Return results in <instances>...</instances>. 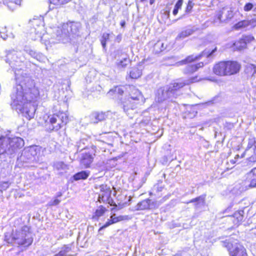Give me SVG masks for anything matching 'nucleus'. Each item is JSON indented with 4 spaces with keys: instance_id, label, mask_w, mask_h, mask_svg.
<instances>
[{
    "instance_id": "f257e3e1",
    "label": "nucleus",
    "mask_w": 256,
    "mask_h": 256,
    "mask_svg": "<svg viewBox=\"0 0 256 256\" xmlns=\"http://www.w3.org/2000/svg\"><path fill=\"white\" fill-rule=\"evenodd\" d=\"M130 96L122 100L124 111L129 114V112L137 108L140 102H144V97L138 89L132 86H128Z\"/></svg>"
},
{
    "instance_id": "f03ea898",
    "label": "nucleus",
    "mask_w": 256,
    "mask_h": 256,
    "mask_svg": "<svg viewBox=\"0 0 256 256\" xmlns=\"http://www.w3.org/2000/svg\"><path fill=\"white\" fill-rule=\"evenodd\" d=\"M74 24L71 22L64 23L60 27H58L53 30L52 38L56 40V42L64 41L69 36L70 32H72V28Z\"/></svg>"
},
{
    "instance_id": "7ed1b4c3",
    "label": "nucleus",
    "mask_w": 256,
    "mask_h": 256,
    "mask_svg": "<svg viewBox=\"0 0 256 256\" xmlns=\"http://www.w3.org/2000/svg\"><path fill=\"white\" fill-rule=\"evenodd\" d=\"M16 142L15 138L8 137L0 138V155L4 153L12 154L16 150Z\"/></svg>"
},
{
    "instance_id": "20e7f679",
    "label": "nucleus",
    "mask_w": 256,
    "mask_h": 256,
    "mask_svg": "<svg viewBox=\"0 0 256 256\" xmlns=\"http://www.w3.org/2000/svg\"><path fill=\"white\" fill-rule=\"evenodd\" d=\"M32 242V234L30 232V228L27 226H24L17 238V244L26 248L30 246Z\"/></svg>"
},
{
    "instance_id": "39448f33",
    "label": "nucleus",
    "mask_w": 256,
    "mask_h": 256,
    "mask_svg": "<svg viewBox=\"0 0 256 256\" xmlns=\"http://www.w3.org/2000/svg\"><path fill=\"white\" fill-rule=\"evenodd\" d=\"M96 188L100 190L98 201L100 202H102L112 205L113 200L111 197L112 190L110 187L103 184L98 186Z\"/></svg>"
},
{
    "instance_id": "423d86ee",
    "label": "nucleus",
    "mask_w": 256,
    "mask_h": 256,
    "mask_svg": "<svg viewBox=\"0 0 256 256\" xmlns=\"http://www.w3.org/2000/svg\"><path fill=\"white\" fill-rule=\"evenodd\" d=\"M58 114L50 116H44V118L45 120L44 126L50 131L53 130H58L62 127V124L60 123Z\"/></svg>"
},
{
    "instance_id": "0eeeda50",
    "label": "nucleus",
    "mask_w": 256,
    "mask_h": 256,
    "mask_svg": "<svg viewBox=\"0 0 256 256\" xmlns=\"http://www.w3.org/2000/svg\"><path fill=\"white\" fill-rule=\"evenodd\" d=\"M228 248L230 256H248L246 248L239 243L228 244Z\"/></svg>"
},
{
    "instance_id": "6e6552de",
    "label": "nucleus",
    "mask_w": 256,
    "mask_h": 256,
    "mask_svg": "<svg viewBox=\"0 0 256 256\" xmlns=\"http://www.w3.org/2000/svg\"><path fill=\"white\" fill-rule=\"evenodd\" d=\"M18 109L23 116L28 120L34 118L36 110L35 106L30 102H25L22 106Z\"/></svg>"
},
{
    "instance_id": "1a4fd4ad",
    "label": "nucleus",
    "mask_w": 256,
    "mask_h": 256,
    "mask_svg": "<svg viewBox=\"0 0 256 256\" xmlns=\"http://www.w3.org/2000/svg\"><path fill=\"white\" fill-rule=\"evenodd\" d=\"M200 80L197 76L192 77L186 80L184 82H175L174 84H170L168 86V90H170V92H172L176 90L181 88H182L186 84H190L196 82Z\"/></svg>"
},
{
    "instance_id": "9d476101",
    "label": "nucleus",
    "mask_w": 256,
    "mask_h": 256,
    "mask_svg": "<svg viewBox=\"0 0 256 256\" xmlns=\"http://www.w3.org/2000/svg\"><path fill=\"white\" fill-rule=\"evenodd\" d=\"M226 76L234 74L238 72L240 68V65L236 62H225Z\"/></svg>"
},
{
    "instance_id": "9b49d317",
    "label": "nucleus",
    "mask_w": 256,
    "mask_h": 256,
    "mask_svg": "<svg viewBox=\"0 0 256 256\" xmlns=\"http://www.w3.org/2000/svg\"><path fill=\"white\" fill-rule=\"evenodd\" d=\"M256 25V20L252 18L251 20H243L238 22L234 26L236 30H240L244 28H254Z\"/></svg>"
},
{
    "instance_id": "f8f14e48",
    "label": "nucleus",
    "mask_w": 256,
    "mask_h": 256,
    "mask_svg": "<svg viewBox=\"0 0 256 256\" xmlns=\"http://www.w3.org/2000/svg\"><path fill=\"white\" fill-rule=\"evenodd\" d=\"M93 152H84L82 154L80 158V163L85 168H88L93 161Z\"/></svg>"
},
{
    "instance_id": "ddd939ff",
    "label": "nucleus",
    "mask_w": 256,
    "mask_h": 256,
    "mask_svg": "<svg viewBox=\"0 0 256 256\" xmlns=\"http://www.w3.org/2000/svg\"><path fill=\"white\" fill-rule=\"evenodd\" d=\"M213 72L219 76H226L225 62H220L216 64L213 68Z\"/></svg>"
},
{
    "instance_id": "4468645a",
    "label": "nucleus",
    "mask_w": 256,
    "mask_h": 256,
    "mask_svg": "<svg viewBox=\"0 0 256 256\" xmlns=\"http://www.w3.org/2000/svg\"><path fill=\"white\" fill-rule=\"evenodd\" d=\"M169 92H170L168 90V86L159 88L157 92L158 100L162 101L168 98Z\"/></svg>"
},
{
    "instance_id": "2eb2a0df",
    "label": "nucleus",
    "mask_w": 256,
    "mask_h": 256,
    "mask_svg": "<svg viewBox=\"0 0 256 256\" xmlns=\"http://www.w3.org/2000/svg\"><path fill=\"white\" fill-rule=\"evenodd\" d=\"M245 72L254 80L256 78V66L252 64H248L246 66Z\"/></svg>"
},
{
    "instance_id": "dca6fc26",
    "label": "nucleus",
    "mask_w": 256,
    "mask_h": 256,
    "mask_svg": "<svg viewBox=\"0 0 256 256\" xmlns=\"http://www.w3.org/2000/svg\"><path fill=\"white\" fill-rule=\"evenodd\" d=\"M106 211V208L102 206H99L92 215V218L98 220L100 217L102 216Z\"/></svg>"
},
{
    "instance_id": "f3484780",
    "label": "nucleus",
    "mask_w": 256,
    "mask_h": 256,
    "mask_svg": "<svg viewBox=\"0 0 256 256\" xmlns=\"http://www.w3.org/2000/svg\"><path fill=\"white\" fill-rule=\"evenodd\" d=\"M40 151L41 148L38 146H31L26 150V152L30 154L33 157L39 155Z\"/></svg>"
},
{
    "instance_id": "a211bd4d",
    "label": "nucleus",
    "mask_w": 256,
    "mask_h": 256,
    "mask_svg": "<svg viewBox=\"0 0 256 256\" xmlns=\"http://www.w3.org/2000/svg\"><path fill=\"white\" fill-rule=\"evenodd\" d=\"M220 14H218V18L221 20L222 18V14H225L226 18H231L233 17V12L228 10V8H222V10L220 11Z\"/></svg>"
},
{
    "instance_id": "6ab92c4d",
    "label": "nucleus",
    "mask_w": 256,
    "mask_h": 256,
    "mask_svg": "<svg viewBox=\"0 0 256 256\" xmlns=\"http://www.w3.org/2000/svg\"><path fill=\"white\" fill-rule=\"evenodd\" d=\"M104 118V115L103 113L94 112L90 115V119L93 122H98Z\"/></svg>"
},
{
    "instance_id": "aec40b11",
    "label": "nucleus",
    "mask_w": 256,
    "mask_h": 256,
    "mask_svg": "<svg viewBox=\"0 0 256 256\" xmlns=\"http://www.w3.org/2000/svg\"><path fill=\"white\" fill-rule=\"evenodd\" d=\"M142 70L138 68H133L130 72V76L132 78H138L142 76Z\"/></svg>"
},
{
    "instance_id": "412c9836",
    "label": "nucleus",
    "mask_w": 256,
    "mask_h": 256,
    "mask_svg": "<svg viewBox=\"0 0 256 256\" xmlns=\"http://www.w3.org/2000/svg\"><path fill=\"white\" fill-rule=\"evenodd\" d=\"M150 200L147 199L139 202L136 206L137 210H144L149 208Z\"/></svg>"
},
{
    "instance_id": "4be33fe9",
    "label": "nucleus",
    "mask_w": 256,
    "mask_h": 256,
    "mask_svg": "<svg viewBox=\"0 0 256 256\" xmlns=\"http://www.w3.org/2000/svg\"><path fill=\"white\" fill-rule=\"evenodd\" d=\"M90 172L87 171H82L74 175V178L76 180H86L89 176Z\"/></svg>"
},
{
    "instance_id": "5701e85b",
    "label": "nucleus",
    "mask_w": 256,
    "mask_h": 256,
    "mask_svg": "<svg viewBox=\"0 0 256 256\" xmlns=\"http://www.w3.org/2000/svg\"><path fill=\"white\" fill-rule=\"evenodd\" d=\"M254 40V38L252 36H246L240 40V42H243V45L240 46V48H245L246 44Z\"/></svg>"
},
{
    "instance_id": "b1692460",
    "label": "nucleus",
    "mask_w": 256,
    "mask_h": 256,
    "mask_svg": "<svg viewBox=\"0 0 256 256\" xmlns=\"http://www.w3.org/2000/svg\"><path fill=\"white\" fill-rule=\"evenodd\" d=\"M59 122L62 124V126L68 122V115L66 112H60L58 114Z\"/></svg>"
},
{
    "instance_id": "393cba45",
    "label": "nucleus",
    "mask_w": 256,
    "mask_h": 256,
    "mask_svg": "<svg viewBox=\"0 0 256 256\" xmlns=\"http://www.w3.org/2000/svg\"><path fill=\"white\" fill-rule=\"evenodd\" d=\"M250 174L252 178L250 186L252 188L256 187V167L251 170Z\"/></svg>"
},
{
    "instance_id": "a878e982",
    "label": "nucleus",
    "mask_w": 256,
    "mask_h": 256,
    "mask_svg": "<svg viewBox=\"0 0 256 256\" xmlns=\"http://www.w3.org/2000/svg\"><path fill=\"white\" fill-rule=\"evenodd\" d=\"M5 240L8 244H14L16 241L14 234L12 232H6L5 234Z\"/></svg>"
},
{
    "instance_id": "bb28decb",
    "label": "nucleus",
    "mask_w": 256,
    "mask_h": 256,
    "mask_svg": "<svg viewBox=\"0 0 256 256\" xmlns=\"http://www.w3.org/2000/svg\"><path fill=\"white\" fill-rule=\"evenodd\" d=\"M193 33V30L188 28L182 31L177 36V39H183L191 35Z\"/></svg>"
},
{
    "instance_id": "cd10ccee",
    "label": "nucleus",
    "mask_w": 256,
    "mask_h": 256,
    "mask_svg": "<svg viewBox=\"0 0 256 256\" xmlns=\"http://www.w3.org/2000/svg\"><path fill=\"white\" fill-rule=\"evenodd\" d=\"M243 214L244 211L236 212L234 214V222L236 224H238V223L242 222L243 220Z\"/></svg>"
},
{
    "instance_id": "c85d7f7f",
    "label": "nucleus",
    "mask_w": 256,
    "mask_h": 256,
    "mask_svg": "<svg viewBox=\"0 0 256 256\" xmlns=\"http://www.w3.org/2000/svg\"><path fill=\"white\" fill-rule=\"evenodd\" d=\"M9 187V184L8 182H0V200L3 199L2 193L4 190H6Z\"/></svg>"
},
{
    "instance_id": "c756f323",
    "label": "nucleus",
    "mask_w": 256,
    "mask_h": 256,
    "mask_svg": "<svg viewBox=\"0 0 256 256\" xmlns=\"http://www.w3.org/2000/svg\"><path fill=\"white\" fill-rule=\"evenodd\" d=\"M110 218L112 219L114 223L128 219V216H117L116 214H112L110 216Z\"/></svg>"
},
{
    "instance_id": "7c9ffc66",
    "label": "nucleus",
    "mask_w": 256,
    "mask_h": 256,
    "mask_svg": "<svg viewBox=\"0 0 256 256\" xmlns=\"http://www.w3.org/2000/svg\"><path fill=\"white\" fill-rule=\"evenodd\" d=\"M183 4V0H178L177 2L176 3L174 8L173 10L172 14L176 16L178 12L179 9L181 8Z\"/></svg>"
},
{
    "instance_id": "2f4dec72",
    "label": "nucleus",
    "mask_w": 256,
    "mask_h": 256,
    "mask_svg": "<svg viewBox=\"0 0 256 256\" xmlns=\"http://www.w3.org/2000/svg\"><path fill=\"white\" fill-rule=\"evenodd\" d=\"M110 38V34L108 33H104L102 39H101V43L104 48H105L106 46V42Z\"/></svg>"
},
{
    "instance_id": "473e14b6",
    "label": "nucleus",
    "mask_w": 256,
    "mask_h": 256,
    "mask_svg": "<svg viewBox=\"0 0 256 256\" xmlns=\"http://www.w3.org/2000/svg\"><path fill=\"white\" fill-rule=\"evenodd\" d=\"M130 60L127 58H124L118 64L119 67L124 68L130 64Z\"/></svg>"
},
{
    "instance_id": "72a5a7b5",
    "label": "nucleus",
    "mask_w": 256,
    "mask_h": 256,
    "mask_svg": "<svg viewBox=\"0 0 256 256\" xmlns=\"http://www.w3.org/2000/svg\"><path fill=\"white\" fill-rule=\"evenodd\" d=\"M204 201H205V196H201L198 198H193V199L191 200L189 202H187V204L195 202H202L203 204H204Z\"/></svg>"
},
{
    "instance_id": "f704fd0d",
    "label": "nucleus",
    "mask_w": 256,
    "mask_h": 256,
    "mask_svg": "<svg viewBox=\"0 0 256 256\" xmlns=\"http://www.w3.org/2000/svg\"><path fill=\"white\" fill-rule=\"evenodd\" d=\"M113 92H114L118 94L122 95L123 94L124 90L121 87L116 86L114 89L110 90L108 93V94L110 95Z\"/></svg>"
},
{
    "instance_id": "c9c22d12",
    "label": "nucleus",
    "mask_w": 256,
    "mask_h": 256,
    "mask_svg": "<svg viewBox=\"0 0 256 256\" xmlns=\"http://www.w3.org/2000/svg\"><path fill=\"white\" fill-rule=\"evenodd\" d=\"M71 0H50V3L56 6H60L66 4Z\"/></svg>"
},
{
    "instance_id": "e433bc0d",
    "label": "nucleus",
    "mask_w": 256,
    "mask_h": 256,
    "mask_svg": "<svg viewBox=\"0 0 256 256\" xmlns=\"http://www.w3.org/2000/svg\"><path fill=\"white\" fill-rule=\"evenodd\" d=\"M10 98L12 100L10 106H12V108L14 110L16 107V104L15 103V100H16V94L14 93L12 94L10 96Z\"/></svg>"
},
{
    "instance_id": "4c0bfd02",
    "label": "nucleus",
    "mask_w": 256,
    "mask_h": 256,
    "mask_svg": "<svg viewBox=\"0 0 256 256\" xmlns=\"http://www.w3.org/2000/svg\"><path fill=\"white\" fill-rule=\"evenodd\" d=\"M114 224L115 223L112 220V219L110 218V220H108L106 222V224L104 226L100 228L99 230H102Z\"/></svg>"
},
{
    "instance_id": "58836bf2",
    "label": "nucleus",
    "mask_w": 256,
    "mask_h": 256,
    "mask_svg": "<svg viewBox=\"0 0 256 256\" xmlns=\"http://www.w3.org/2000/svg\"><path fill=\"white\" fill-rule=\"evenodd\" d=\"M24 145V142L22 138L17 137V148H22Z\"/></svg>"
},
{
    "instance_id": "ea45409f",
    "label": "nucleus",
    "mask_w": 256,
    "mask_h": 256,
    "mask_svg": "<svg viewBox=\"0 0 256 256\" xmlns=\"http://www.w3.org/2000/svg\"><path fill=\"white\" fill-rule=\"evenodd\" d=\"M253 7L254 5L252 3H246L244 7V10L246 12H248L250 10L253 8Z\"/></svg>"
},
{
    "instance_id": "a19ab883",
    "label": "nucleus",
    "mask_w": 256,
    "mask_h": 256,
    "mask_svg": "<svg viewBox=\"0 0 256 256\" xmlns=\"http://www.w3.org/2000/svg\"><path fill=\"white\" fill-rule=\"evenodd\" d=\"M248 151V150H246L242 154H241L240 156L239 154H236L234 158V160H230V162L232 164H234L236 162V160L238 159L239 158H242L246 154Z\"/></svg>"
},
{
    "instance_id": "79ce46f5",
    "label": "nucleus",
    "mask_w": 256,
    "mask_h": 256,
    "mask_svg": "<svg viewBox=\"0 0 256 256\" xmlns=\"http://www.w3.org/2000/svg\"><path fill=\"white\" fill-rule=\"evenodd\" d=\"M60 200L55 198L54 200L49 202V205L50 206H57L60 204Z\"/></svg>"
},
{
    "instance_id": "37998d69",
    "label": "nucleus",
    "mask_w": 256,
    "mask_h": 256,
    "mask_svg": "<svg viewBox=\"0 0 256 256\" xmlns=\"http://www.w3.org/2000/svg\"><path fill=\"white\" fill-rule=\"evenodd\" d=\"M194 58H192V56H188L185 60H182V62H179L178 64H185L186 62H190L194 60Z\"/></svg>"
},
{
    "instance_id": "c03bdc74",
    "label": "nucleus",
    "mask_w": 256,
    "mask_h": 256,
    "mask_svg": "<svg viewBox=\"0 0 256 256\" xmlns=\"http://www.w3.org/2000/svg\"><path fill=\"white\" fill-rule=\"evenodd\" d=\"M192 6H193V5H192V2L190 1H189L188 4V5H187V7L186 8V12H190L191 10L192 9Z\"/></svg>"
},
{
    "instance_id": "a18cd8bd",
    "label": "nucleus",
    "mask_w": 256,
    "mask_h": 256,
    "mask_svg": "<svg viewBox=\"0 0 256 256\" xmlns=\"http://www.w3.org/2000/svg\"><path fill=\"white\" fill-rule=\"evenodd\" d=\"M254 158H253V160L254 161V160H256V140H254Z\"/></svg>"
},
{
    "instance_id": "49530a36",
    "label": "nucleus",
    "mask_w": 256,
    "mask_h": 256,
    "mask_svg": "<svg viewBox=\"0 0 256 256\" xmlns=\"http://www.w3.org/2000/svg\"><path fill=\"white\" fill-rule=\"evenodd\" d=\"M188 68H190V70H189L190 72H194L198 68V67L196 66H189Z\"/></svg>"
},
{
    "instance_id": "de8ad7c7",
    "label": "nucleus",
    "mask_w": 256,
    "mask_h": 256,
    "mask_svg": "<svg viewBox=\"0 0 256 256\" xmlns=\"http://www.w3.org/2000/svg\"><path fill=\"white\" fill-rule=\"evenodd\" d=\"M235 44H236V48H238V49L242 48H240V46L242 45H243V42H240V40Z\"/></svg>"
},
{
    "instance_id": "09e8293b",
    "label": "nucleus",
    "mask_w": 256,
    "mask_h": 256,
    "mask_svg": "<svg viewBox=\"0 0 256 256\" xmlns=\"http://www.w3.org/2000/svg\"><path fill=\"white\" fill-rule=\"evenodd\" d=\"M0 36L4 40H6L7 38V35H5L4 34H2V32H0Z\"/></svg>"
},
{
    "instance_id": "8fccbe9b",
    "label": "nucleus",
    "mask_w": 256,
    "mask_h": 256,
    "mask_svg": "<svg viewBox=\"0 0 256 256\" xmlns=\"http://www.w3.org/2000/svg\"><path fill=\"white\" fill-rule=\"evenodd\" d=\"M216 50V48H215L214 50H213L210 53L208 56H210L212 55V54Z\"/></svg>"
},
{
    "instance_id": "3c124183",
    "label": "nucleus",
    "mask_w": 256,
    "mask_h": 256,
    "mask_svg": "<svg viewBox=\"0 0 256 256\" xmlns=\"http://www.w3.org/2000/svg\"><path fill=\"white\" fill-rule=\"evenodd\" d=\"M64 252H60L58 254H56L55 256H62L64 255Z\"/></svg>"
},
{
    "instance_id": "603ef678",
    "label": "nucleus",
    "mask_w": 256,
    "mask_h": 256,
    "mask_svg": "<svg viewBox=\"0 0 256 256\" xmlns=\"http://www.w3.org/2000/svg\"><path fill=\"white\" fill-rule=\"evenodd\" d=\"M62 195V194L61 192H59L58 194V196H61Z\"/></svg>"
},
{
    "instance_id": "864d4df0",
    "label": "nucleus",
    "mask_w": 256,
    "mask_h": 256,
    "mask_svg": "<svg viewBox=\"0 0 256 256\" xmlns=\"http://www.w3.org/2000/svg\"><path fill=\"white\" fill-rule=\"evenodd\" d=\"M153 2H154V0H150V4H153Z\"/></svg>"
},
{
    "instance_id": "5fc2aeb1",
    "label": "nucleus",
    "mask_w": 256,
    "mask_h": 256,
    "mask_svg": "<svg viewBox=\"0 0 256 256\" xmlns=\"http://www.w3.org/2000/svg\"><path fill=\"white\" fill-rule=\"evenodd\" d=\"M124 24H125L124 22H123L121 23V25H122V26H124Z\"/></svg>"
},
{
    "instance_id": "6e6d98bb",
    "label": "nucleus",
    "mask_w": 256,
    "mask_h": 256,
    "mask_svg": "<svg viewBox=\"0 0 256 256\" xmlns=\"http://www.w3.org/2000/svg\"><path fill=\"white\" fill-rule=\"evenodd\" d=\"M16 150V149L15 150L14 152V154H10V156L13 155V156H14V154H15Z\"/></svg>"
},
{
    "instance_id": "4d7b16f0",
    "label": "nucleus",
    "mask_w": 256,
    "mask_h": 256,
    "mask_svg": "<svg viewBox=\"0 0 256 256\" xmlns=\"http://www.w3.org/2000/svg\"><path fill=\"white\" fill-rule=\"evenodd\" d=\"M38 37H40V38L41 37V34H39Z\"/></svg>"
},
{
    "instance_id": "13d9d810",
    "label": "nucleus",
    "mask_w": 256,
    "mask_h": 256,
    "mask_svg": "<svg viewBox=\"0 0 256 256\" xmlns=\"http://www.w3.org/2000/svg\"><path fill=\"white\" fill-rule=\"evenodd\" d=\"M31 82H32V81L31 80H29Z\"/></svg>"
}]
</instances>
